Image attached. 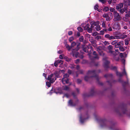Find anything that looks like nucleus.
I'll list each match as a JSON object with an SVG mask.
<instances>
[{
  "label": "nucleus",
  "mask_w": 130,
  "mask_h": 130,
  "mask_svg": "<svg viewBox=\"0 0 130 130\" xmlns=\"http://www.w3.org/2000/svg\"><path fill=\"white\" fill-rule=\"evenodd\" d=\"M115 111L119 116H121L122 114H127V111L126 105L124 104H122L115 108Z\"/></svg>",
  "instance_id": "obj_1"
},
{
  "label": "nucleus",
  "mask_w": 130,
  "mask_h": 130,
  "mask_svg": "<svg viewBox=\"0 0 130 130\" xmlns=\"http://www.w3.org/2000/svg\"><path fill=\"white\" fill-rule=\"evenodd\" d=\"M101 72L100 70H89L87 73V74H93V75L91 76V77H94L97 80L98 84L101 86L103 85V84L101 82L99 81V78L98 75L97 74L98 73H99Z\"/></svg>",
  "instance_id": "obj_2"
},
{
  "label": "nucleus",
  "mask_w": 130,
  "mask_h": 130,
  "mask_svg": "<svg viewBox=\"0 0 130 130\" xmlns=\"http://www.w3.org/2000/svg\"><path fill=\"white\" fill-rule=\"evenodd\" d=\"M100 123L102 127H108V125L110 124V123L106 119H104L101 120ZM110 124L111 126L110 127H108L109 129L110 130L113 129L114 128L115 123L113 122H111Z\"/></svg>",
  "instance_id": "obj_3"
},
{
  "label": "nucleus",
  "mask_w": 130,
  "mask_h": 130,
  "mask_svg": "<svg viewBox=\"0 0 130 130\" xmlns=\"http://www.w3.org/2000/svg\"><path fill=\"white\" fill-rule=\"evenodd\" d=\"M80 43L77 45L76 47L74 49H73L72 50V53L73 56H75L76 57H78V55L79 54L78 52H77L79 50V46Z\"/></svg>",
  "instance_id": "obj_4"
},
{
  "label": "nucleus",
  "mask_w": 130,
  "mask_h": 130,
  "mask_svg": "<svg viewBox=\"0 0 130 130\" xmlns=\"http://www.w3.org/2000/svg\"><path fill=\"white\" fill-rule=\"evenodd\" d=\"M96 92L94 91V88H93L91 90L90 93L88 94L87 93H85L83 94V96L84 97H89L95 95Z\"/></svg>",
  "instance_id": "obj_5"
},
{
  "label": "nucleus",
  "mask_w": 130,
  "mask_h": 130,
  "mask_svg": "<svg viewBox=\"0 0 130 130\" xmlns=\"http://www.w3.org/2000/svg\"><path fill=\"white\" fill-rule=\"evenodd\" d=\"M113 15L114 17L115 18L113 19L114 21H119L121 20V17L117 11H115L114 12Z\"/></svg>",
  "instance_id": "obj_6"
},
{
  "label": "nucleus",
  "mask_w": 130,
  "mask_h": 130,
  "mask_svg": "<svg viewBox=\"0 0 130 130\" xmlns=\"http://www.w3.org/2000/svg\"><path fill=\"white\" fill-rule=\"evenodd\" d=\"M107 57H105L103 58V60L105 61L104 63L103 66L105 70H107V69L109 68V64L110 62L109 61L107 60Z\"/></svg>",
  "instance_id": "obj_7"
},
{
  "label": "nucleus",
  "mask_w": 130,
  "mask_h": 130,
  "mask_svg": "<svg viewBox=\"0 0 130 130\" xmlns=\"http://www.w3.org/2000/svg\"><path fill=\"white\" fill-rule=\"evenodd\" d=\"M124 45V42L123 41H119L118 40L116 44L115 45V47L116 48H119L121 46H123Z\"/></svg>",
  "instance_id": "obj_8"
},
{
  "label": "nucleus",
  "mask_w": 130,
  "mask_h": 130,
  "mask_svg": "<svg viewBox=\"0 0 130 130\" xmlns=\"http://www.w3.org/2000/svg\"><path fill=\"white\" fill-rule=\"evenodd\" d=\"M78 100H77L75 103H73L72 100H70L69 101V104L71 106H74L78 104Z\"/></svg>",
  "instance_id": "obj_9"
},
{
  "label": "nucleus",
  "mask_w": 130,
  "mask_h": 130,
  "mask_svg": "<svg viewBox=\"0 0 130 130\" xmlns=\"http://www.w3.org/2000/svg\"><path fill=\"white\" fill-rule=\"evenodd\" d=\"M101 48V47H98L97 48V51L100 55L104 56L105 55V54L103 53V50Z\"/></svg>",
  "instance_id": "obj_10"
},
{
  "label": "nucleus",
  "mask_w": 130,
  "mask_h": 130,
  "mask_svg": "<svg viewBox=\"0 0 130 130\" xmlns=\"http://www.w3.org/2000/svg\"><path fill=\"white\" fill-rule=\"evenodd\" d=\"M105 38L109 40H111L115 39L113 36L112 35L110 36L109 34H107L105 35Z\"/></svg>",
  "instance_id": "obj_11"
},
{
  "label": "nucleus",
  "mask_w": 130,
  "mask_h": 130,
  "mask_svg": "<svg viewBox=\"0 0 130 130\" xmlns=\"http://www.w3.org/2000/svg\"><path fill=\"white\" fill-rule=\"evenodd\" d=\"M55 76H57V73H54L53 74H51L50 75H48V76L47 80H49L50 82V80H51L52 78Z\"/></svg>",
  "instance_id": "obj_12"
},
{
  "label": "nucleus",
  "mask_w": 130,
  "mask_h": 130,
  "mask_svg": "<svg viewBox=\"0 0 130 130\" xmlns=\"http://www.w3.org/2000/svg\"><path fill=\"white\" fill-rule=\"evenodd\" d=\"M123 3H121L117 5L116 8L117 10L120 9L123 7Z\"/></svg>",
  "instance_id": "obj_13"
},
{
  "label": "nucleus",
  "mask_w": 130,
  "mask_h": 130,
  "mask_svg": "<svg viewBox=\"0 0 130 130\" xmlns=\"http://www.w3.org/2000/svg\"><path fill=\"white\" fill-rule=\"evenodd\" d=\"M56 94L58 93H59L60 94H63V92L62 91V89L61 88H59L56 89Z\"/></svg>",
  "instance_id": "obj_14"
},
{
  "label": "nucleus",
  "mask_w": 130,
  "mask_h": 130,
  "mask_svg": "<svg viewBox=\"0 0 130 130\" xmlns=\"http://www.w3.org/2000/svg\"><path fill=\"white\" fill-rule=\"evenodd\" d=\"M104 76L106 78L111 79L112 78V74H106L104 75Z\"/></svg>",
  "instance_id": "obj_15"
},
{
  "label": "nucleus",
  "mask_w": 130,
  "mask_h": 130,
  "mask_svg": "<svg viewBox=\"0 0 130 130\" xmlns=\"http://www.w3.org/2000/svg\"><path fill=\"white\" fill-rule=\"evenodd\" d=\"M62 81L63 84H65L64 82L66 84H68L69 83V79L68 78L66 79L64 78H63L62 79Z\"/></svg>",
  "instance_id": "obj_16"
},
{
  "label": "nucleus",
  "mask_w": 130,
  "mask_h": 130,
  "mask_svg": "<svg viewBox=\"0 0 130 130\" xmlns=\"http://www.w3.org/2000/svg\"><path fill=\"white\" fill-rule=\"evenodd\" d=\"M91 26L90 28L88 29V32L89 33H91L92 31V29L94 27V26L92 24V22L90 23Z\"/></svg>",
  "instance_id": "obj_17"
},
{
  "label": "nucleus",
  "mask_w": 130,
  "mask_h": 130,
  "mask_svg": "<svg viewBox=\"0 0 130 130\" xmlns=\"http://www.w3.org/2000/svg\"><path fill=\"white\" fill-rule=\"evenodd\" d=\"M107 48L109 50V52L112 53L113 52L112 51L113 47L111 45H109L108 47Z\"/></svg>",
  "instance_id": "obj_18"
},
{
  "label": "nucleus",
  "mask_w": 130,
  "mask_h": 130,
  "mask_svg": "<svg viewBox=\"0 0 130 130\" xmlns=\"http://www.w3.org/2000/svg\"><path fill=\"white\" fill-rule=\"evenodd\" d=\"M90 25L88 23L84 27L83 26L84 28V29L85 30H87V31L88 30V29L90 28Z\"/></svg>",
  "instance_id": "obj_19"
},
{
  "label": "nucleus",
  "mask_w": 130,
  "mask_h": 130,
  "mask_svg": "<svg viewBox=\"0 0 130 130\" xmlns=\"http://www.w3.org/2000/svg\"><path fill=\"white\" fill-rule=\"evenodd\" d=\"M117 10L121 13H123L124 12H125L126 11H127V10L126 9H124L123 8H121L120 9H117Z\"/></svg>",
  "instance_id": "obj_20"
},
{
  "label": "nucleus",
  "mask_w": 130,
  "mask_h": 130,
  "mask_svg": "<svg viewBox=\"0 0 130 130\" xmlns=\"http://www.w3.org/2000/svg\"><path fill=\"white\" fill-rule=\"evenodd\" d=\"M56 77H58V76L57 75V76H54L52 78L51 80H50V82L51 83H53L55 82V81L56 80Z\"/></svg>",
  "instance_id": "obj_21"
},
{
  "label": "nucleus",
  "mask_w": 130,
  "mask_h": 130,
  "mask_svg": "<svg viewBox=\"0 0 130 130\" xmlns=\"http://www.w3.org/2000/svg\"><path fill=\"white\" fill-rule=\"evenodd\" d=\"M83 50L84 52L87 53L88 52V50L89 49V48H88L87 45L85 46L84 47H83Z\"/></svg>",
  "instance_id": "obj_22"
},
{
  "label": "nucleus",
  "mask_w": 130,
  "mask_h": 130,
  "mask_svg": "<svg viewBox=\"0 0 130 130\" xmlns=\"http://www.w3.org/2000/svg\"><path fill=\"white\" fill-rule=\"evenodd\" d=\"M126 14L125 15V16L126 18H129L130 17V11H128L127 10V11L125 12Z\"/></svg>",
  "instance_id": "obj_23"
},
{
  "label": "nucleus",
  "mask_w": 130,
  "mask_h": 130,
  "mask_svg": "<svg viewBox=\"0 0 130 130\" xmlns=\"http://www.w3.org/2000/svg\"><path fill=\"white\" fill-rule=\"evenodd\" d=\"M122 86L125 89L126 85L128 84V82H126L123 81L122 83Z\"/></svg>",
  "instance_id": "obj_24"
},
{
  "label": "nucleus",
  "mask_w": 130,
  "mask_h": 130,
  "mask_svg": "<svg viewBox=\"0 0 130 130\" xmlns=\"http://www.w3.org/2000/svg\"><path fill=\"white\" fill-rule=\"evenodd\" d=\"M88 118V117L86 118H82V116H81L80 117V121L81 123H83L84 122L85 120L86 119H87Z\"/></svg>",
  "instance_id": "obj_25"
},
{
  "label": "nucleus",
  "mask_w": 130,
  "mask_h": 130,
  "mask_svg": "<svg viewBox=\"0 0 130 130\" xmlns=\"http://www.w3.org/2000/svg\"><path fill=\"white\" fill-rule=\"evenodd\" d=\"M88 72H87V73H88ZM87 75H92L90 77H89L88 76H85L84 79L86 81H87L89 79V78L90 77L92 78V77H91V76L93 75V74H89V75L87 74Z\"/></svg>",
  "instance_id": "obj_26"
},
{
  "label": "nucleus",
  "mask_w": 130,
  "mask_h": 130,
  "mask_svg": "<svg viewBox=\"0 0 130 130\" xmlns=\"http://www.w3.org/2000/svg\"><path fill=\"white\" fill-rule=\"evenodd\" d=\"M65 46H66V48L69 51H70L72 48L71 46H70L68 44H66L65 45Z\"/></svg>",
  "instance_id": "obj_27"
},
{
  "label": "nucleus",
  "mask_w": 130,
  "mask_h": 130,
  "mask_svg": "<svg viewBox=\"0 0 130 130\" xmlns=\"http://www.w3.org/2000/svg\"><path fill=\"white\" fill-rule=\"evenodd\" d=\"M116 74L117 76H119L120 77H121L123 76V75L121 73L118 72L117 71L116 72Z\"/></svg>",
  "instance_id": "obj_28"
},
{
  "label": "nucleus",
  "mask_w": 130,
  "mask_h": 130,
  "mask_svg": "<svg viewBox=\"0 0 130 130\" xmlns=\"http://www.w3.org/2000/svg\"><path fill=\"white\" fill-rule=\"evenodd\" d=\"M122 74L123 75H125L126 76L127 78V74L126 72L125 69V68H124V69H123V71Z\"/></svg>",
  "instance_id": "obj_29"
},
{
  "label": "nucleus",
  "mask_w": 130,
  "mask_h": 130,
  "mask_svg": "<svg viewBox=\"0 0 130 130\" xmlns=\"http://www.w3.org/2000/svg\"><path fill=\"white\" fill-rule=\"evenodd\" d=\"M76 45V43L75 42L73 41L71 43V46L72 48L75 46Z\"/></svg>",
  "instance_id": "obj_30"
},
{
  "label": "nucleus",
  "mask_w": 130,
  "mask_h": 130,
  "mask_svg": "<svg viewBox=\"0 0 130 130\" xmlns=\"http://www.w3.org/2000/svg\"><path fill=\"white\" fill-rule=\"evenodd\" d=\"M56 89H55L53 88H52V89L50 90V92L51 93H56Z\"/></svg>",
  "instance_id": "obj_31"
},
{
  "label": "nucleus",
  "mask_w": 130,
  "mask_h": 130,
  "mask_svg": "<svg viewBox=\"0 0 130 130\" xmlns=\"http://www.w3.org/2000/svg\"><path fill=\"white\" fill-rule=\"evenodd\" d=\"M123 46H121L119 48V50L121 51H124L125 50Z\"/></svg>",
  "instance_id": "obj_32"
},
{
  "label": "nucleus",
  "mask_w": 130,
  "mask_h": 130,
  "mask_svg": "<svg viewBox=\"0 0 130 130\" xmlns=\"http://www.w3.org/2000/svg\"><path fill=\"white\" fill-rule=\"evenodd\" d=\"M101 28L99 25L96 26L95 27V29L97 31H99L101 29Z\"/></svg>",
  "instance_id": "obj_33"
},
{
  "label": "nucleus",
  "mask_w": 130,
  "mask_h": 130,
  "mask_svg": "<svg viewBox=\"0 0 130 130\" xmlns=\"http://www.w3.org/2000/svg\"><path fill=\"white\" fill-rule=\"evenodd\" d=\"M77 29L80 32H82L83 31V29L80 26L78 27L77 28Z\"/></svg>",
  "instance_id": "obj_34"
},
{
  "label": "nucleus",
  "mask_w": 130,
  "mask_h": 130,
  "mask_svg": "<svg viewBox=\"0 0 130 130\" xmlns=\"http://www.w3.org/2000/svg\"><path fill=\"white\" fill-rule=\"evenodd\" d=\"M56 61L58 64L60 63L61 64H63V61L62 60H56Z\"/></svg>",
  "instance_id": "obj_35"
},
{
  "label": "nucleus",
  "mask_w": 130,
  "mask_h": 130,
  "mask_svg": "<svg viewBox=\"0 0 130 130\" xmlns=\"http://www.w3.org/2000/svg\"><path fill=\"white\" fill-rule=\"evenodd\" d=\"M51 83H51L50 82H46V85L48 87H50L51 86Z\"/></svg>",
  "instance_id": "obj_36"
},
{
  "label": "nucleus",
  "mask_w": 130,
  "mask_h": 130,
  "mask_svg": "<svg viewBox=\"0 0 130 130\" xmlns=\"http://www.w3.org/2000/svg\"><path fill=\"white\" fill-rule=\"evenodd\" d=\"M84 40V38L83 36H81L79 38V40L80 42H83Z\"/></svg>",
  "instance_id": "obj_37"
},
{
  "label": "nucleus",
  "mask_w": 130,
  "mask_h": 130,
  "mask_svg": "<svg viewBox=\"0 0 130 130\" xmlns=\"http://www.w3.org/2000/svg\"><path fill=\"white\" fill-rule=\"evenodd\" d=\"M117 41H118V40H114V41H112L111 42V44L112 45H114L115 46V45L116 44V43H117Z\"/></svg>",
  "instance_id": "obj_38"
},
{
  "label": "nucleus",
  "mask_w": 130,
  "mask_h": 130,
  "mask_svg": "<svg viewBox=\"0 0 130 130\" xmlns=\"http://www.w3.org/2000/svg\"><path fill=\"white\" fill-rule=\"evenodd\" d=\"M109 10V8L107 7H104L103 9V11H105V12L108 11Z\"/></svg>",
  "instance_id": "obj_39"
},
{
  "label": "nucleus",
  "mask_w": 130,
  "mask_h": 130,
  "mask_svg": "<svg viewBox=\"0 0 130 130\" xmlns=\"http://www.w3.org/2000/svg\"><path fill=\"white\" fill-rule=\"evenodd\" d=\"M69 89V87L67 86H65L63 88V90H68Z\"/></svg>",
  "instance_id": "obj_40"
},
{
  "label": "nucleus",
  "mask_w": 130,
  "mask_h": 130,
  "mask_svg": "<svg viewBox=\"0 0 130 130\" xmlns=\"http://www.w3.org/2000/svg\"><path fill=\"white\" fill-rule=\"evenodd\" d=\"M74 40V37H70L69 39V40L70 42Z\"/></svg>",
  "instance_id": "obj_41"
},
{
  "label": "nucleus",
  "mask_w": 130,
  "mask_h": 130,
  "mask_svg": "<svg viewBox=\"0 0 130 130\" xmlns=\"http://www.w3.org/2000/svg\"><path fill=\"white\" fill-rule=\"evenodd\" d=\"M106 0H99V1L101 2L102 4H105L106 2Z\"/></svg>",
  "instance_id": "obj_42"
},
{
  "label": "nucleus",
  "mask_w": 130,
  "mask_h": 130,
  "mask_svg": "<svg viewBox=\"0 0 130 130\" xmlns=\"http://www.w3.org/2000/svg\"><path fill=\"white\" fill-rule=\"evenodd\" d=\"M98 4H96L94 6V9L95 10H97L98 9Z\"/></svg>",
  "instance_id": "obj_43"
},
{
  "label": "nucleus",
  "mask_w": 130,
  "mask_h": 130,
  "mask_svg": "<svg viewBox=\"0 0 130 130\" xmlns=\"http://www.w3.org/2000/svg\"><path fill=\"white\" fill-rule=\"evenodd\" d=\"M125 45H127L128 44L129 41L128 40L125 39Z\"/></svg>",
  "instance_id": "obj_44"
},
{
  "label": "nucleus",
  "mask_w": 130,
  "mask_h": 130,
  "mask_svg": "<svg viewBox=\"0 0 130 130\" xmlns=\"http://www.w3.org/2000/svg\"><path fill=\"white\" fill-rule=\"evenodd\" d=\"M69 75L68 74L66 73L63 75L64 78H67L69 77Z\"/></svg>",
  "instance_id": "obj_45"
},
{
  "label": "nucleus",
  "mask_w": 130,
  "mask_h": 130,
  "mask_svg": "<svg viewBox=\"0 0 130 130\" xmlns=\"http://www.w3.org/2000/svg\"><path fill=\"white\" fill-rule=\"evenodd\" d=\"M111 69L112 70H117V68L116 66L112 67H111Z\"/></svg>",
  "instance_id": "obj_46"
},
{
  "label": "nucleus",
  "mask_w": 130,
  "mask_h": 130,
  "mask_svg": "<svg viewBox=\"0 0 130 130\" xmlns=\"http://www.w3.org/2000/svg\"><path fill=\"white\" fill-rule=\"evenodd\" d=\"M110 11V12H113L115 11V9L113 8H110L109 9Z\"/></svg>",
  "instance_id": "obj_47"
},
{
  "label": "nucleus",
  "mask_w": 130,
  "mask_h": 130,
  "mask_svg": "<svg viewBox=\"0 0 130 130\" xmlns=\"http://www.w3.org/2000/svg\"><path fill=\"white\" fill-rule=\"evenodd\" d=\"M82 80L79 79H77V83L78 84H80L82 82Z\"/></svg>",
  "instance_id": "obj_48"
},
{
  "label": "nucleus",
  "mask_w": 130,
  "mask_h": 130,
  "mask_svg": "<svg viewBox=\"0 0 130 130\" xmlns=\"http://www.w3.org/2000/svg\"><path fill=\"white\" fill-rule=\"evenodd\" d=\"M68 34L69 36H71L72 35L73 32L71 31H69L68 32Z\"/></svg>",
  "instance_id": "obj_49"
},
{
  "label": "nucleus",
  "mask_w": 130,
  "mask_h": 130,
  "mask_svg": "<svg viewBox=\"0 0 130 130\" xmlns=\"http://www.w3.org/2000/svg\"><path fill=\"white\" fill-rule=\"evenodd\" d=\"M98 32H95L94 33H93L92 34V36H95L97 35L98 34Z\"/></svg>",
  "instance_id": "obj_50"
},
{
  "label": "nucleus",
  "mask_w": 130,
  "mask_h": 130,
  "mask_svg": "<svg viewBox=\"0 0 130 130\" xmlns=\"http://www.w3.org/2000/svg\"><path fill=\"white\" fill-rule=\"evenodd\" d=\"M108 16V14L106 13L104 14L103 15V17L104 18H106Z\"/></svg>",
  "instance_id": "obj_51"
},
{
  "label": "nucleus",
  "mask_w": 130,
  "mask_h": 130,
  "mask_svg": "<svg viewBox=\"0 0 130 130\" xmlns=\"http://www.w3.org/2000/svg\"><path fill=\"white\" fill-rule=\"evenodd\" d=\"M93 58L94 59H98L99 58V57L98 55H95V56L93 57Z\"/></svg>",
  "instance_id": "obj_52"
},
{
  "label": "nucleus",
  "mask_w": 130,
  "mask_h": 130,
  "mask_svg": "<svg viewBox=\"0 0 130 130\" xmlns=\"http://www.w3.org/2000/svg\"><path fill=\"white\" fill-rule=\"evenodd\" d=\"M68 74L70 75L72 74V71L71 70L69 69L68 70Z\"/></svg>",
  "instance_id": "obj_53"
},
{
  "label": "nucleus",
  "mask_w": 130,
  "mask_h": 130,
  "mask_svg": "<svg viewBox=\"0 0 130 130\" xmlns=\"http://www.w3.org/2000/svg\"><path fill=\"white\" fill-rule=\"evenodd\" d=\"M92 22V24L94 26H96L97 25V23L95 22Z\"/></svg>",
  "instance_id": "obj_54"
},
{
  "label": "nucleus",
  "mask_w": 130,
  "mask_h": 130,
  "mask_svg": "<svg viewBox=\"0 0 130 130\" xmlns=\"http://www.w3.org/2000/svg\"><path fill=\"white\" fill-rule=\"evenodd\" d=\"M102 27L104 28H105L106 26H105V23L104 22H102Z\"/></svg>",
  "instance_id": "obj_55"
},
{
  "label": "nucleus",
  "mask_w": 130,
  "mask_h": 130,
  "mask_svg": "<svg viewBox=\"0 0 130 130\" xmlns=\"http://www.w3.org/2000/svg\"><path fill=\"white\" fill-rule=\"evenodd\" d=\"M54 65L55 67H57L58 66V63L56 61L54 63Z\"/></svg>",
  "instance_id": "obj_56"
},
{
  "label": "nucleus",
  "mask_w": 130,
  "mask_h": 130,
  "mask_svg": "<svg viewBox=\"0 0 130 130\" xmlns=\"http://www.w3.org/2000/svg\"><path fill=\"white\" fill-rule=\"evenodd\" d=\"M100 35H103L104 34V31L103 30H101L100 31Z\"/></svg>",
  "instance_id": "obj_57"
},
{
  "label": "nucleus",
  "mask_w": 130,
  "mask_h": 130,
  "mask_svg": "<svg viewBox=\"0 0 130 130\" xmlns=\"http://www.w3.org/2000/svg\"><path fill=\"white\" fill-rule=\"evenodd\" d=\"M84 109V107L83 106L80 107L78 108V110L79 111H80L82 109Z\"/></svg>",
  "instance_id": "obj_58"
},
{
  "label": "nucleus",
  "mask_w": 130,
  "mask_h": 130,
  "mask_svg": "<svg viewBox=\"0 0 130 130\" xmlns=\"http://www.w3.org/2000/svg\"><path fill=\"white\" fill-rule=\"evenodd\" d=\"M95 38L97 40H99V39H101V37L100 36H98L96 37Z\"/></svg>",
  "instance_id": "obj_59"
},
{
  "label": "nucleus",
  "mask_w": 130,
  "mask_h": 130,
  "mask_svg": "<svg viewBox=\"0 0 130 130\" xmlns=\"http://www.w3.org/2000/svg\"><path fill=\"white\" fill-rule=\"evenodd\" d=\"M106 20L107 21H109L110 20V17L108 16H107L106 18Z\"/></svg>",
  "instance_id": "obj_60"
},
{
  "label": "nucleus",
  "mask_w": 130,
  "mask_h": 130,
  "mask_svg": "<svg viewBox=\"0 0 130 130\" xmlns=\"http://www.w3.org/2000/svg\"><path fill=\"white\" fill-rule=\"evenodd\" d=\"M79 72L80 74H83V71L82 70H79Z\"/></svg>",
  "instance_id": "obj_61"
},
{
  "label": "nucleus",
  "mask_w": 130,
  "mask_h": 130,
  "mask_svg": "<svg viewBox=\"0 0 130 130\" xmlns=\"http://www.w3.org/2000/svg\"><path fill=\"white\" fill-rule=\"evenodd\" d=\"M72 95L73 96V97H75L76 96V94L74 92H73L72 93Z\"/></svg>",
  "instance_id": "obj_62"
},
{
  "label": "nucleus",
  "mask_w": 130,
  "mask_h": 130,
  "mask_svg": "<svg viewBox=\"0 0 130 130\" xmlns=\"http://www.w3.org/2000/svg\"><path fill=\"white\" fill-rule=\"evenodd\" d=\"M79 60H80L79 59H76L75 61V63L76 64H77L79 62Z\"/></svg>",
  "instance_id": "obj_63"
},
{
  "label": "nucleus",
  "mask_w": 130,
  "mask_h": 130,
  "mask_svg": "<svg viewBox=\"0 0 130 130\" xmlns=\"http://www.w3.org/2000/svg\"><path fill=\"white\" fill-rule=\"evenodd\" d=\"M80 35V33L79 32H77L76 36H77L79 37Z\"/></svg>",
  "instance_id": "obj_64"
}]
</instances>
